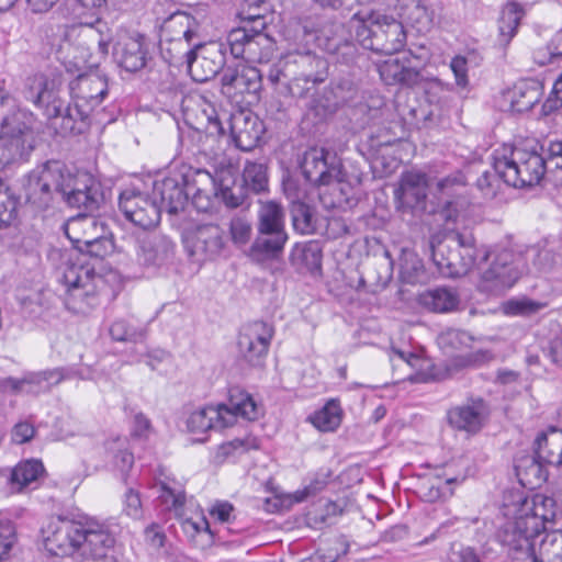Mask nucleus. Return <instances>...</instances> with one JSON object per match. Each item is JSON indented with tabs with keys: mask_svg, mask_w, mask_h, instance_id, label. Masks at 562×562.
<instances>
[{
	"mask_svg": "<svg viewBox=\"0 0 562 562\" xmlns=\"http://www.w3.org/2000/svg\"><path fill=\"white\" fill-rule=\"evenodd\" d=\"M108 233L109 229L103 222L87 214L74 216L65 224V234L78 250H83L88 243Z\"/></svg>",
	"mask_w": 562,
	"mask_h": 562,
	"instance_id": "a878e982",
	"label": "nucleus"
},
{
	"mask_svg": "<svg viewBox=\"0 0 562 562\" xmlns=\"http://www.w3.org/2000/svg\"><path fill=\"white\" fill-rule=\"evenodd\" d=\"M547 175L551 178L557 189L562 187V140L551 142L544 158Z\"/></svg>",
	"mask_w": 562,
	"mask_h": 562,
	"instance_id": "864d4df0",
	"label": "nucleus"
},
{
	"mask_svg": "<svg viewBox=\"0 0 562 562\" xmlns=\"http://www.w3.org/2000/svg\"><path fill=\"white\" fill-rule=\"evenodd\" d=\"M198 26V22L192 15L182 11H177L164 20L160 26V38L196 40Z\"/></svg>",
	"mask_w": 562,
	"mask_h": 562,
	"instance_id": "2f4dec72",
	"label": "nucleus"
},
{
	"mask_svg": "<svg viewBox=\"0 0 562 562\" xmlns=\"http://www.w3.org/2000/svg\"><path fill=\"white\" fill-rule=\"evenodd\" d=\"M259 449V441L255 437H247L244 439H234L222 443L214 456L217 463H223L229 458H234L238 454L245 453L249 450Z\"/></svg>",
	"mask_w": 562,
	"mask_h": 562,
	"instance_id": "de8ad7c7",
	"label": "nucleus"
},
{
	"mask_svg": "<svg viewBox=\"0 0 562 562\" xmlns=\"http://www.w3.org/2000/svg\"><path fill=\"white\" fill-rule=\"evenodd\" d=\"M456 481H457V477H450V479H447L446 481H441L438 479V480H436V482H432V481L425 482L422 485L423 490L427 488V492H424V497L428 502H436L437 499L445 497L447 494L451 495L452 491H447V490H448V486Z\"/></svg>",
	"mask_w": 562,
	"mask_h": 562,
	"instance_id": "69168bd1",
	"label": "nucleus"
},
{
	"mask_svg": "<svg viewBox=\"0 0 562 562\" xmlns=\"http://www.w3.org/2000/svg\"><path fill=\"white\" fill-rule=\"evenodd\" d=\"M159 487L161 492L160 498L164 503L176 509L183 506L186 502V495L180 486L175 487L170 484L169 481H160Z\"/></svg>",
	"mask_w": 562,
	"mask_h": 562,
	"instance_id": "e2e57ef3",
	"label": "nucleus"
},
{
	"mask_svg": "<svg viewBox=\"0 0 562 562\" xmlns=\"http://www.w3.org/2000/svg\"><path fill=\"white\" fill-rule=\"evenodd\" d=\"M251 37V25H249V27L245 25L243 27L232 30L227 35V44L229 46L231 54L235 58L243 59Z\"/></svg>",
	"mask_w": 562,
	"mask_h": 562,
	"instance_id": "6e6d98bb",
	"label": "nucleus"
},
{
	"mask_svg": "<svg viewBox=\"0 0 562 562\" xmlns=\"http://www.w3.org/2000/svg\"><path fill=\"white\" fill-rule=\"evenodd\" d=\"M559 56H562V29L553 35L546 48H539L535 52L536 61L542 66L551 63L553 57Z\"/></svg>",
	"mask_w": 562,
	"mask_h": 562,
	"instance_id": "680f3d73",
	"label": "nucleus"
},
{
	"mask_svg": "<svg viewBox=\"0 0 562 562\" xmlns=\"http://www.w3.org/2000/svg\"><path fill=\"white\" fill-rule=\"evenodd\" d=\"M272 335V328L265 322H254L244 326L238 339L240 353L249 363L259 364L268 352Z\"/></svg>",
	"mask_w": 562,
	"mask_h": 562,
	"instance_id": "f3484780",
	"label": "nucleus"
},
{
	"mask_svg": "<svg viewBox=\"0 0 562 562\" xmlns=\"http://www.w3.org/2000/svg\"><path fill=\"white\" fill-rule=\"evenodd\" d=\"M311 423L321 431H333L341 423L340 406L331 400L322 409L310 417Z\"/></svg>",
	"mask_w": 562,
	"mask_h": 562,
	"instance_id": "49530a36",
	"label": "nucleus"
},
{
	"mask_svg": "<svg viewBox=\"0 0 562 562\" xmlns=\"http://www.w3.org/2000/svg\"><path fill=\"white\" fill-rule=\"evenodd\" d=\"M252 37L248 43L244 60L247 63H268L273 56L274 45L271 38L263 31H251Z\"/></svg>",
	"mask_w": 562,
	"mask_h": 562,
	"instance_id": "a19ab883",
	"label": "nucleus"
},
{
	"mask_svg": "<svg viewBox=\"0 0 562 562\" xmlns=\"http://www.w3.org/2000/svg\"><path fill=\"white\" fill-rule=\"evenodd\" d=\"M419 303L431 312L447 313L458 306L459 297L451 289L437 288L422 293L419 295Z\"/></svg>",
	"mask_w": 562,
	"mask_h": 562,
	"instance_id": "c9c22d12",
	"label": "nucleus"
},
{
	"mask_svg": "<svg viewBox=\"0 0 562 562\" xmlns=\"http://www.w3.org/2000/svg\"><path fill=\"white\" fill-rule=\"evenodd\" d=\"M222 92L239 102L237 99L245 93L255 94L261 89V72L252 66L244 64L235 67L227 66L222 74Z\"/></svg>",
	"mask_w": 562,
	"mask_h": 562,
	"instance_id": "2eb2a0df",
	"label": "nucleus"
},
{
	"mask_svg": "<svg viewBox=\"0 0 562 562\" xmlns=\"http://www.w3.org/2000/svg\"><path fill=\"white\" fill-rule=\"evenodd\" d=\"M535 454L539 460L554 467H562V430L552 429L538 435Z\"/></svg>",
	"mask_w": 562,
	"mask_h": 562,
	"instance_id": "473e14b6",
	"label": "nucleus"
},
{
	"mask_svg": "<svg viewBox=\"0 0 562 562\" xmlns=\"http://www.w3.org/2000/svg\"><path fill=\"white\" fill-rule=\"evenodd\" d=\"M505 516L513 515L498 531V539L508 549V558L519 552L529 553L536 551V540L541 535L533 532L526 518L517 512L516 506L505 505Z\"/></svg>",
	"mask_w": 562,
	"mask_h": 562,
	"instance_id": "9d476101",
	"label": "nucleus"
},
{
	"mask_svg": "<svg viewBox=\"0 0 562 562\" xmlns=\"http://www.w3.org/2000/svg\"><path fill=\"white\" fill-rule=\"evenodd\" d=\"M493 170L507 186L522 188L539 183L547 173V166L544 158L538 153L513 148L509 155L506 149L495 153Z\"/></svg>",
	"mask_w": 562,
	"mask_h": 562,
	"instance_id": "6e6552de",
	"label": "nucleus"
},
{
	"mask_svg": "<svg viewBox=\"0 0 562 562\" xmlns=\"http://www.w3.org/2000/svg\"><path fill=\"white\" fill-rule=\"evenodd\" d=\"M428 186L427 175L422 171L409 170L402 173L394 191L398 209L425 210Z\"/></svg>",
	"mask_w": 562,
	"mask_h": 562,
	"instance_id": "a211bd4d",
	"label": "nucleus"
},
{
	"mask_svg": "<svg viewBox=\"0 0 562 562\" xmlns=\"http://www.w3.org/2000/svg\"><path fill=\"white\" fill-rule=\"evenodd\" d=\"M430 247L432 261L443 277H462L476 267L481 271L477 283L481 292L502 294L519 279L516 255L509 249L490 251L485 246L476 247L471 236L459 233H451L438 243L432 240Z\"/></svg>",
	"mask_w": 562,
	"mask_h": 562,
	"instance_id": "f257e3e1",
	"label": "nucleus"
},
{
	"mask_svg": "<svg viewBox=\"0 0 562 562\" xmlns=\"http://www.w3.org/2000/svg\"><path fill=\"white\" fill-rule=\"evenodd\" d=\"M110 336L116 341H138L144 338V331L128 325L123 319L112 323L109 329Z\"/></svg>",
	"mask_w": 562,
	"mask_h": 562,
	"instance_id": "bf43d9fd",
	"label": "nucleus"
},
{
	"mask_svg": "<svg viewBox=\"0 0 562 562\" xmlns=\"http://www.w3.org/2000/svg\"><path fill=\"white\" fill-rule=\"evenodd\" d=\"M350 29L363 48L379 54L393 55L406 43L403 24L380 12L356 13L350 20Z\"/></svg>",
	"mask_w": 562,
	"mask_h": 562,
	"instance_id": "423d86ee",
	"label": "nucleus"
},
{
	"mask_svg": "<svg viewBox=\"0 0 562 562\" xmlns=\"http://www.w3.org/2000/svg\"><path fill=\"white\" fill-rule=\"evenodd\" d=\"M161 53L170 64H176L192 56L194 50L201 47V42L195 40H166L160 38Z\"/></svg>",
	"mask_w": 562,
	"mask_h": 562,
	"instance_id": "ea45409f",
	"label": "nucleus"
},
{
	"mask_svg": "<svg viewBox=\"0 0 562 562\" xmlns=\"http://www.w3.org/2000/svg\"><path fill=\"white\" fill-rule=\"evenodd\" d=\"M44 465L38 460H26L18 463L11 471L9 482L21 492L24 487L37 481L44 474Z\"/></svg>",
	"mask_w": 562,
	"mask_h": 562,
	"instance_id": "4c0bfd02",
	"label": "nucleus"
},
{
	"mask_svg": "<svg viewBox=\"0 0 562 562\" xmlns=\"http://www.w3.org/2000/svg\"><path fill=\"white\" fill-rule=\"evenodd\" d=\"M81 522L55 519L43 530L44 547L55 557H70L80 550Z\"/></svg>",
	"mask_w": 562,
	"mask_h": 562,
	"instance_id": "ddd939ff",
	"label": "nucleus"
},
{
	"mask_svg": "<svg viewBox=\"0 0 562 562\" xmlns=\"http://www.w3.org/2000/svg\"><path fill=\"white\" fill-rule=\"evenodd\" d=\"M144 36L138 33L120 32L113 45L116 64L127 72H136L147 64Z\"/></svg>",
	"mask_w": 562,
	"mask_h": 562,
	"instance_id": "dca6fc26",
	"label": "nucleus"
},
{
	"mask_svg": "<svg viewBox=\"0 0 562 562\" xmlns=\"http://www.w3.org/2000/svg\"><path fill=\"white\" fill-rule=\"evenodd\" d=\"M80 533V554L94 560L104 558L115 543L109 529L98 522L81 524Z\"/></svg>",
	"mask_w": 562,
	"mask_h": 562,
	"instance_id": "bb28decb",
	"label": "nucleus"
},
{
	"mask_svg": "<svg viewBox=\"0 0 562 562\" xmlns=\"http://www.w3.org/2000/svg\"><path fill=\"white\" fill-rule=\"evenodd\" d=\"M217 188L218 200L221 199L228 207H238L246 198L244 187L236 183L231 170L217 172Z\"/></svg>",
	"mask_w": 562,
	"mask_h": 562,
	"instance_id": "e433bc0d",
	"label": "nucleus"
},
{
	"mask_svg": "<svg viewBox=\"0 0 562 562\" xmlns=\"http://www.w3.org/2000/svg\"><path fill=\"white\" fill-rule=\"evenodd\" d=\"M60 282L66 292L64 303L68 311L75 314H87L100 303V292L104 288V280L92 268L72 262L70 256L60 267Z\"/></svg>",
	"mask_w": 562,
	"mask_h": 562,
	"instance_id": "0eeeda50",
	"label": "nucleus"
},
{
	"mask_svg": "<svg viewBox=\"0 0 562 562\" xmlns=\"http://www.w3.org/2000/svg\"><path fill=\"white\" fill-rule=\"evenodd\" d=\"M151 196L160 206V212L165 210L169 214H178L184 210L188 203L186 183L183 184L173 177L156 180L154 182Z\"/></svg>",
	"mask_w": 562,
	"mask_h": 562,
	"instance_id": "b1692460",
	"label": "nucleus"
},
{
	"mask_svg": "<svg viewBox=\"0 0 562 562\" xmlns=\"http://www.w3.org/2000/svg\"><path fill=\"white\" fill-rule=\"evenodd\" d=\"M487 416L488 408L482 400L454 406L448 412L449 424L453 428L469 434L479 432L485 424Z\"/></svg>",
	"mask_w": 562,
	"mask_h": 562,
	"instance_id": "393cba45",
	"label": "nucleus"
},
{
	"mask_svg": "<svg viewBox=\"0 0 562 562\" xmlns=\"http://www.w3.org/2000/svg\"><path fill=\"white\" fill-rule=\"evenodd\" d=\"M223 64L224 57L221 49L215 44L205 46L202 43L187 63L192 79L198 82H205L215 77Z\"/></svg>",
	"mask_w": 562,
	"mask_h": 562,
	"instance_id": "5701e85b",
	"label": "nucleus"
},
{
	"mask_svg": "<svg viewBox=\"0 0 562 562\" xmlns=\"http://www.w3.org/2000/svg\"><path fill=\"white\" fill-rule=\"evenodd\" d=\"M175 244L165 235L147 234L138 239L137 258L145 266L159 267L173 255Z\"/></svg>",
	"mask_w": 562,
	"mask_h": 562,
	"instance_id": "cd10ccee",
	"label": "nucleus"
},
{
	"mask_svg": "<svg viewBox=\"0 0 562 562\" xmlns=\"http://www.w3.org/2000/svg\"><path fill=\"white\" fill-rule=\"evenodd\" d=\"M289 239L286 231L265 232L257 229V235L250 247V256L257 260L278 258Z\"/></svg>",
	"mask_w": 562,
	"mask_h": 562,
	"instance_id": "7c9ffc66",
	"label": "nucleus"
},
{
	"mask_svg": "<svg viewBox=\"0 0 562 562\" xmlns=\"http://www.w3.org/2000/svg\"><path fill=\"white\" fill-rule=\"evenodd\" d=\"M224 245V231L215 224L198 226L188 240L190 255L198 260L215 258L222 252Z\"/></svg>",
	"mask_w": 562,
	"mask_h": 562,
	"instance_id": "412c9836",
	"label": "nucleus"
},
{
	"mask_svg": "<svg viewBox=\"0 0 562 562\" xmlns=\"http://www.w3.org/2000/svg\"><path fill=\"white\" fill-rule=\"evenodd\" d=\"M541 460L535 457H527L521 459L518 463L515 464L516 474L520 481V483L525 486L533 485V481L531 477L537 481L541 480L542 467Z\"/></svg>",
	"mask_w": 562,
	"mask_h": 562,
	"instance_id": "5fc2aeb1",
	"label": "nucleus"
},
{
	"mask_svg": "<svg viewBox=\"0 0 562 562\" xmlns=\"http://www.w3.org/2000/svg\"><path fill=\"white\" fill-rule=\"evenodd\" d=\"M109 235L110 233L102 234L100 238H95V240H91V243H88L86 246H83V250L80 251L86 252L91 257H105L113 250V241Z\"/></svg>",
	"mask_w": 562,
	"mask_h": 562,
	"instance_id": "338daca9",
	"label": "nucleus"
},
{
	"mask_svg": "<svg viewBox=\"0 0 562 562\" xmlns=\"http://www.w3.org/2000/svg\"><path fill=\"white\" fill-rule=\"evenodd\" d=\"M322 247L318 241L295 244L290 254V262L296 269L319 270L322 266Z\"/></svg>",
	"mask_w": 562,
	"mask_h": 562,
	"instance_id": "f704fd0d",
	"label": "nucleus"
},
{
	"mask_svg": "<svg viewBox=\"0 0 562 562\" xmlns=\"http://www.w3.org/2000/svg\"><path fill=\"white\" fill-rule=\"evenodd\" d=\"M183 114L186 123L198 133L218 137L224 134L214 103L203 94H193L183 100Z\"/></svg>",
	"mask_w": 562,
	"mask_h": 562,
	"instance_id": "f8f14e48",
	"label": "nucleus"
},
{
	"mask_svg": "<svg viewBox=\"0 0 562 562\" xmlns=\"http://www.w3.org/2000/svg\"><path fill=\"white\" fill-rule=\"evenodd\" d=\"M328 483V473H316L303 488L297 490L293 494V499L296 503L306 501L323 491Z\"/></svg>",
	"mask_w": 562,
	"mask_h": 562,
	"instance_id": "052dcab7",
	"label": "nucleus"
},
{
	"mask_svg": "<svg viewBox=\"0 0 562 562\" xmlns=\"http://www.w3.org/2000/svg\"><path fill=\"white\" fill-rule=\"evenodd\" d=\"M465 186V176L461 171H454L437 182V191L442 196L450 198L460 194Z\"/></svg>",
	"mask_w": 562,
	"mask_h": 562,
	"instance_id": "13d9d810",
	"label": "nucleus"
},
{
	"mask_svg": "<svg viewBox=\"0 0 562 562\" xmlns=\"http://www.w3.org/2000/svg\"><path fill=\"white\" fill-rule=\"evenodd\" d=\"M328 61L311 50H290L269 69L272 85L282 83L289 95L306 98L328 77Z\"/></svg>",
	"mask_w": 562,
	"mask_h": 562,
	"instance_id": "20e7f679",
	"label": "nucleus"
},
{
	"mask_svg": "<svg viewBox=\"0 0 562 562\" xmlns=\"http://www.w3.org/2000/svg\"><path fill=\"white\" fill-rule=\"evenodd\" d=\"M35 117L19 110L4 117L0 127V169L9 164L26 160L35 148Z\"/></svg>",
	"mask_w": 562,
	"mask_h": 562,
	"instance_id": "1a4fd4ad",
	"label": "nucleus"
},
{
	"mask_svg": "<svg viewBox=\"0 0 562 562\" xmlns=\"http://www.w3.org/2000/svg\"><path fill=\"white\" fill-rule=\"evenodd\" d=\"M229 130L235 145L245 151L259 143L263 133L262 122L251 112L238 111L231 115Z\"/></svg>",
	"mask_w": 562,
	"mask_h": 562,
	"instance_id": "4be33fe9",
	"label": "nucleus"
},
{
	"mask_svg": "<svg viewBox=\"0 0 562 562\" xmlns=\"http://www.w3.org/2000/svg\"><path fill=\"white\" fill-rule=\"evenodd\" d=\"M16 540L14 524L8 518L0 517V561L9 558Z\"/></svg>",
	"mask_w": 562,
	"mask_h": 562,
	"instance_id": "4d7b16f0",
	"label": "nucleus"
},
{
	"mask_svg": "<svg viewBox=\"0 0 562 562\" xmlns=\"http://www.w3.org/2000/svg\"><path fill=\"white\" fill-rule=\"evenodd\" d=\"M269 13L270 4L266 0H245L238 16L251 25V31H265Z\"/></svg>",
	"mask_w": 562,
	"mask_h": 562,
	"instance_id": "79ce46f5",
	"label": "nucleus"
},
{
	"mask_svg": "<svg viewBox=\"0 0 562 562\" xmlns=\"http://www.w3.org/2000/svg\"><path fill=\"white\" fill-rule=\"evenodd\" d=\"M546 304L527 296L510 299L502 304V311L507 316L528 317L541 311Z\"/></svg>",
	"mask_w": 562,
	"mask_h": 562,
	"instance_id": "3c124183",
	"label": "nucleus"
},
{
	"mask_svg": "<svg viewBox=\"0 0 562 562\" xmlns=\"http://www.w3.org/2000/svg\"><path fill=\"white\" fill-rule=\"evenodd\" d=\"M342 164L336 154L313 147L305 151L301 161L304 178L314 186H328L341 180Z\"/></svg>",
	"mask_w": 562,
	"mask_h": 562,
	"instance_id": "9b49d317",
	"label": "nucleus"
},
{
	"mask_svg": "<svg viewBox=\"0 0 562 562\" xmlns=\"http://www.w3.org/2000/svg\"><path fill=\"white\" fill-rule=\"evenodd\" d=\"M71 375L72 370L66 368H53L42 371L26 372L22 376L24 394L38 395L47 393L53 386L58 385Z\"/></svg>",
	"mask_w": 562,
	"mask_h": 562,
	"instance_id": "c756f323",
	"label": "nucleus"
},
{
	"mask_svg": "<svg viewBox=\"0 0 562 562\" xmlns=\"http://www.w3.org/2000/svg\"><path fill=\"white\" fill-rule=\"evenodd\" d=\"M381 79L386 85L411 86L417 82L419 74L398 58H389L378 65Z\"/></svg>",
	"mask_w": 562,
	"mask_h": 562,
	"instance_id": "72a5a7b5",
	"label": "nucleus"
},
{
	"mask_svg": "<svg viewBox=\"0 0 562 562\" xmlns=\"http://www.w3.org/2000/svg\"><path fill=\"white\" fill-rule=\"evenodd\" d=\"M541 98V87L533 80H520L502 95L503 106L514 113L530 111Z\"/></svg>",
	"mask_w": 562,
	"mask_h": 562,
	"instance_id": "c85d7f7f",
	"label": "nucleus"
},
{
	"mask_svg": "<svg viewBox=\"0 0 562 562\" xmlns=\"http://www.w3.org/2000/svg\"><path fill=\"white\" fill-rule=\"evenodd\" d=\"M119 206L125 218L140 228L155 227L160 222L157 201L135 189H126L120 194Z\"/></svg>",
	"mask_w": 562,
	"mask_h": 562,
	"instance_id": "4468645a",
	"label": "nucleus"
},
{
	"mask_svg": "<svg viewBox=\"0 0 562 562\" xmlns=\"http://www.w3.org/2000/svg\"><path fill=\"white\" fill-rule=\"evenodd\" d=\"M229 233L235 245H246L251 236V225L243 217H234L229 224Z\"/></svg>",
	"mask_w": 562,
	"mask_h": 562,
	"instance_id": "0e129e2a",
	"label": "nucleus"
},
{
	"mask_svg": "<svg viewBox=\"0 0 562 562\" xmlns=\"http://www.w3.org/2000/svg\"><path fill=\"white\" fill-rule=\"evenodd\" d=\"M261 414L262 407L251 394L233 389L229 392L228 404L207 405L193 411L187 419V427L193 434L211 429L222 430L233 426L237 416L247 420H256Z\"/></svg>",
	"mask_w": 562,
	"mask_h": 562,
	"instance_id": "39448f33",
	"label": "nucleus"
},
{
	"mask_svg": "<svg viewBox=\"0 0 562 562\" xmlns=\"http://www.w3.org/2000/svg\"><path fill=\"white\" fill-rule=\"evenodd\" d=\"M59 76L35 74L26 79V100L42 109L48 119H61L64 132L81 133L86 121L108 94V82L97 72L79 75L69 83L71 104L64 108L58 95Z\"/></svg>",
	"mask_w": 562,
	"mask_h": 562,
	"instance_id": "f03ea898",
	"label": "nucleus"
},
{
	"mask_svg": "<svg viewBox=\"0 0 562 562\" xmlns=\"http://www.w3.org/2000/svg\"><path fill=\"white\" fill-rule=\"evenodd\" d=\"M538 553L547 562H562V530H542Z\"/></svg>",
	"mask_w": 562,
	"mask_h": 562,
	"instance_id": "a18cd8bd",
	"label": "nucleus"
},
{
	"mask_svg": "<svg viewBox=\"0 0 562 562\" xmlns=\"http://www.w3.org/2000/svg\"><path fill=\"white\" fill-rule=\"evenodd\" d=\"M243 181L247 189L260 193L267 189V167L262 162L246 161L243 171Z\"/></svg>",
	"mask_w": 562,
	"mask_h": 562,
	"instance_id": "09e8293b",
	"label": "nucleus"
},
{
	"mask_svg": "<svg viewBox=\"0 0 562 562\" xmlns=\"http://www.w3.org/2000/svg\"><path fill=\"white\" fill-rule=\"evenodd\" d=\"M524 14L522 7L517 2H508L504 7L498 21L499 36L503 43L507 44L514 37Z\"/></svg>",
	"mask_w": 562,
	"mask_h": 562,
	"instance_id": "c03bdc74",
	"label": "nucleus"
},
{
	"mask_svg": "<svg viewBox=\"0 0 562 562\" xmlns=\"http://www.w3.org/2000/svg\"><path fill=\"white\" fill-rule=\"evenodd\" d=\"M26 202L46 210L56 200L70 207L97 211L103 202L100 184L88 175L74 173L64 162L49 160L32 170L24 182Z\"/></svg>",
	"mask_w": 562,
	"mask_h": 562,
	"instance_id": "7ed1b4c3",
	"label": "nucleus"
},
{
	"mask_svg": "<svg viewBox=\"0 0 562 562\" xmlns=\"http://www.w3.org/2000/svg\"><path fill=\"white\" fill-rule=\"evenodd\" d=\"M188 195H192V205L199 212H211L218 201L217 173L211 175L204 169H196L186 177Z\"/></svg>",
	"mask_w": 562,
	"mask_h": 562,
	"instance_id": "6ab92c4d",
	"label": "nucleus"
},
{
	"mask_svg": "<svg viewBox=\"0 0 562 562\" xmlns=\"http://www.w3.org/2000/svg\"><path fill=\"white\" fill-rule=\"evenodd\" d=\"M501 180L502 179L495 171L493 173L490 171H484L481 177L477 178L476 187L484 196L494 198L499 190Z\"/></svg>",
	"mask_w": 562,
	"mask_h": 562,
	"instance_id": "774afa93",
	"label": "nucleus"
},
{
	"mask_svg": "<svg viewBox=\"0 0 562 562\" xmlns=\"http://www.w3.org/2000/svg\"><path fill=\"white\" fill-rule=\"evenodd\" d=\"M405 18L418 32L425 33L431 29L432 12L420 1L412 0L406 5Z\"/></svg>",
	"mask_w": 562,
	"mask_h": 562,
	"instance_id": "8fccbe9b",
	"label": "nucleus"
},
{
	"mask_svg": "<svg viewBox=\"0 0 562 562\" xmlns=\"http://www.w3.org/2000/svg\"><path fill=\"white\" fill-rule=\"evenodd\" d=\"M257 229L265 232L285 231L283 207L273 201L260 204Z\"/></svg>",
	"mask_w": 562,
	"mask_h": 562,
	"instance_id": "37998d69",
	"label": "nucleus"
},
{
	"mask_svg": "<svg viewBox=\"0 0 562 562\" xmlns=\"http://www.w3.org/2000/svg\"><path fill=\"white\" fill-rule=\"evenodd\" d=\"M291 220L294 231L299 234L312 235L318 229L316 211L304 202L292 203Z\"/></svg>",
	"mask_w": 562,
	"mask_h": 562,
	"instance_id": "58836bf2",
	"label": "nucleus"
},
{
	"mask_svg": "<svg viewBox=\"0 0 562 562\" xmlns=\"http://www.w3.org/2000/svg\"><path fill=\"white\" fill-rule=\"evenodd\" d=\"M18 198L11 191L9 184L0 178V223L10 225L18 215Z\"/></svg>",
	"mask_w": 562,
	"mask_h": 562,
	"instance_id": "603ef678",
	"label": "nucleus"
},
{
	"mask_svg": "<svg viewBox=\"0 0 562 562\" xmlns=\"http://www.w3.org/2000/svg\"><path fill=\"white\" fill-rule=\"evenodd\" d=\"M513 505L526 518L532 531L539 535L547 529L544 525L552 522L557 516L555 501L544 495L537 494L531 499L517 495Z\"/></svg>",
	"mask_w": 562,
	"mask_h": 562,
	"instance_id": "aec40b11",
	"label": "nucleus"
}]
</instances>
